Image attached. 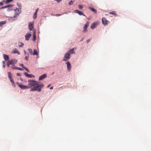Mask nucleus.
Here are the masks:
<instances>
[{
	"instance_id": "1",
	"label": "nucleus",
	"mask_w": 151,
	"mask_h": 151,
	"mask_svg": "<svg viewBox=\"0 0 151 151\" xmlns=\"http://www.w3.org/2000/svg\"><path fill=\"white\" fill-rule=\"evenodd\" d=\"M28 82H29L28 85L31 88L30 90L31 91H37L40 92L41 91V88L44 87L43 83L35 80H29Z\"/></svg>"
},
{
	"instance_id": "2",
	"label": "nucleus",
	"mask_w": 151,
	"mask_h": 151,
	"mask_svg": "<svg viewBox=\"0 0 151 151\" xmlns=\"http://www.w3.org/2000/svg\"><path fill=\"white\" fill-rule=\"evenodd\" d=\"M70 54L69 52L66 53L65 55L63 60L66 61L67 60H69L70 58Z\"/></svg>"
},
{
	"instance_id": "3",
	"label": "nucleus",
	"mask_w": 151,
	"mask_h": 151,
	"mask_svg": "<svg viewBox=\"0 0 151 151\" xmlns=\"http://www.w3.org/2000/svg\"><path fill=\"white\" fill-rule=\"evenodd\" d=\"M10 62L11 65H14L16 64L17 62V59H12L10 60H9Z\"/></svg>"
},
{
	"instance_id": "4",
	"label": "nucleus",
	"mask_w": 151,
	"mask_h": 151,
	"mask_svg": "<svg viewBox=\"0 0 151 151\" xmlns=\"http://www.w3.org/2000/svg\"><path fill=\"white\" fill-rule=\"evenodd\" d=\"M19 87L23 89L30 88V87H29L28 85V86H25L23 85H19Z\"/></svg>"
},
{
	"instance_id": "5",
	"label": "nucleus",
	"mask_w": 151,
	"mask_h": 151,
	"mask_svg": "<svg viewBox=\"0 0 151 151\" xmlns=\"http://www.w3.org/2000/svg\"><path fill=\"white\" fill-rule=\"evenodd\" d=\"M34 23L33 22H30L29 24V28L30 31L32 30L34 28Z\"/></svg>"
},
{
	"instance_id": "6",
	"label": "nucleus",
	"mask_w": 151,
	"mask_h": 151,
	"mask_svg": "<svg viewBox=\"0 0 151 151\" xmlns=\"http://www.w3.org/2000/svg\"><path fill=\"white\" fill-rule=\"evenodd\" d=\"M102 21L103 24L104 25H107L109 22V21L107 20L105 17H103L102 18Z\"/></svg>"
},
{
	"instance_id": "7",
	"label": "nucleus",
	"mask_w": 151,
	"mask_h": 151,
	"mask_svg": "<svg viewBox=\"0 0 151 151\" xmlns=\"http://www.w3.org/2000/svg\"><path fill=\"white\" fill-rule=\"evenodd\" d=\"M15 11H16V12L14 14V18H17L18 16L19 15V14L21 12V10L19 9L17 10V9H16Z\"/></svg>"
},
{
	"instance_id": "8",
	"label": "nucleus",
	"mask_w": 151,
	"mask_h": 151,
	"mask_svg": "<svg viewBox=\"0 0 151 151\" xmlns=\"http://www.w3.org/2000/svg\"><path fill=\"white\" fill-rule=\"evenodd\" d=\"M89 23L88 22H87L85 24L84 27L83 32H86L87 30V28L88 26Z\"/></svg>"
},
{
	"instance_id": "9",
	"label": "nucleus",
	"mask_w": 151,
	"mask_h": 151,
	"mask_svg": "<svg viewBox=\"0 0 151 151\" xmlns=\"http://www.w3.org/2000/svg\"><path fill=\"white\" fill-rule=\"evenodd\" d=\"M66 64L67 65V68L68 71H70L71 68V65L70 62L69 61H67Z\"/></svg>"
},
{
	"instance_id": "10",
	"label": "nucleus",
	"mask_w": 151,
	"mask_h": 151,
	"mask_svg": "<svg viewBox=\"0 0 151 151\" xmlns=\"http://www.w3.org/2000/svg\"><path fill=\"white\" fill-rule=\"evenodd\" d=\"M31 36L32 35L31 34H27L25 35V40H29Z\"/></svg>"
},
{
	"instance_id": "11",
	"label": "nucleus",
	"mask_w": 151,
	"mask_h": 151,
	"mask_svg": "<svg viewBox=\"0 0 151 151\" xmlns=\"http://www.w3.org/2000/svg\"><path fill=\"white\" fill-rule=\"evenodd\" d=\"M47 76V75L46 74H44L42 76H40L39 78V80L40 81L42 80L44 78H46Z\"/></svg>"
},
{
	"instance_id": "12",
	"label": "nucleus",
	"mask_w": 151,
	"mask_h": 151,
	"mask_svg": "<svg viewBox=\"0 0 151 151\" xmlns=\"http://www.w3.org/2000/svg\"><path fill=\"white\" fill-rule=\"evenodd\" d=\"M75 12L76 13L80 15H83L84 16H85V15L84 14H83V13L81 12L79 10H76L75 11Z\"/></svg>"
},
{
	"instance_id": "13",
	"label": "nucleus",
	"mask_w": 151,
	"mask_h": 151,
	"mask_svg": "<svg viewBox=\"0 0 151 151\" xmlns=\"http://www.w3.org/2000/svg\"><path fill=\"white\" fill-rule=\"evenodd\" d=\"M97 24L95 22L91 24V29H93L96 27L97 26Z\"/></svg>"
},
{
	"instance_id": "14",
	"label": "nucleus",
	"mask_w": 151,
	"mask_h": 151,
	"mask_svg": "<svg viewBox=\"0 0 151 151\" xmlns=\"http://www.w3.org/2000/svg\"><path fill=\"white\" fill-rule=\"evenodd\" d=\"M3 55L4 59L5 61H6L9 60V57L8 55L5 54H3Z\"/></svg>"
},
{
	"instance_id": "15",
	"label": "nucleus",
	"mask_w": 151,
	"mask_h": 151,
	"mask_svg": "<svg viewBox=\"0 0 151 151\" xmlns=\"http://www.w3.org/2000/svg\"><path fill=\"white\" fill-rule=\"evenodd\" d=\"M38 10V8L37 9L33 15V18L34 19H35L36 18L37 15V12Z\"/></svg>"
},
{
	"instance_id": "16",
	"label": "nucleus",
	"mask_w": 151,
	"mask_h": 151,
	"mask_svg": "<svg viewBox=\"0 0 151 151\" xmlns=\"http://www.w3.org/2000/svg\"><path fill=\"white\" fill-rule=\"evenodd\" d=\"M33 40L34 41H35L36 38V32L35 31H34L33 33Z\"/></svg>"
},
{
	"instance_id": "17",
	"label": "nucleus",
	"mask_w": 151,
	"mask_h": 151,
	"mask_svg": "<svg viewBox=\"0 0 151 151\" xmlns=\"http://www.w3.org/2000/svg\"><path fill=\"white\" fill-rule=\"evenodd\" d=\"M109 13L110 14H112L115 16H117V14L116 11H113L109 12Z\"/></svg>"
},
{
	"instance_id": "18",
	"label": "nucleus",
	"mask_w": 151,
	"mask_h": 151,
	"mask_svg": "<svg viewBox=\"0 0 151 151\" xmlns=\"http://www.w3.org/2000/svg\"><path fill=\"white\" fill-rule=\"evenodd\" d=\"M12 53L14 54L17 53L18 55H19L20 54L19 52L17 49H15L14 51L12 52Z\"/></svg>"
},
{
	"instance_id": "19",
	"label": "nucleus",
	"mask_w": 151,
	"mask_h": 151,
	"mask_svg": "<svg viewBox=\"0 0 151 151\" xmlns=\"http://www.w3.org/2000/svg\"><path fill=\"white\" fill-rule=\"evenodd\" d=\"M89 8L94 13H96L97 12V11L95 9L91 7H89Z\"/></svg>"
},
{
	"instance_id": "20",
	"label": "nucleus",
	"mask_w": 151,
	"mask_h": 151,
	"mask_svg": "<svg viewBox=\"0 0 151 151\" xmlns=\"http://www.w3.org/2000/svg\"><path fill=\"white\" fill-rule=\"evenodd\" d=\"M12 6H13L12 4H9L8 5L6 6H5L2 7H1V8L4 9V8H6L7 7H12Z\"/></svg>"
},
{
	"instance_id": "21",
	"label": "nucleus",
	"mask_w": 151,
	"mask_h": 151,
	"mask_svg": "<svg viewBox=\"0 0 151 151\" xmlns=\"http://www.w3.org/2000/svg\"><path fill=\"white\" fill-rule=\"evenodd\" d=\"M74 49L73 48L70 50L68 52H69L70 54V53H71V54L74 53Z\"/></svg>"
},
{
	"instance_id": "22",
	"label": "nucleus",
	"mask_w": 151,
	"mask_h": 151,
	"mask_svg": "<svg viewBox=\"0 0 151 151\" xmlns=\"http://www.w3.org/2000/svg\"><path fill=\"white\" fill-rule=\"evenodd\" d=\"M8 77L10 79H12V75L10 72H8Z\"/></svg>"
},
{
	"instance_id": "23",
	"label": "nucleus",
	"mask_w": 151,
	"mask_h": 151,
	"mask_svg": "<svg viewBox=\"0 0 151 151\" xmlns=\"http://www.w3.org/2000/svg\"><path fill=\"white\" fill-rule=\"evenodd\" d=\"M6 23V22L5 21H1L0 22V27L2 26V25Z\"/></svg>"
},
{
	"instance_id": "24",
	"label": "nucleus",
	"mask_w": 151,
	"mask_h": 151,
	"mask_svg": "<svg viewBox=\"0 0 151 151\" xmlns=\"http://www.w3.org/2000/svg\"><path fill=\"white\" fill-rule=\"evenodd\" d=\"M33 55H38V53H37V52L36 50V49H34V52L33 53Z\"/></svg>"
},
{
	"instance_id": "25",
	"label": "nucleus",
	"mask_w": 151,
	"mask_h": 151,
	"mask_svg": "<svg viewBox=\"0 0 151 151\" xmlns=\"http://www.w3.org/2000/svg\"><path fill=\"white\" fill-rule=\"evenodd\" d=\"M29 52L30 54L31 55H32V50L31 49H28Z\"/></svg>"
},
{
	"instance_id": "26",
	"label": "nucleus",
	"mask_w": 151,
	"mask_h": 151,
	"mask_svg": "<svg viewBox=\"0 0 151 151\" xmlns=\"http://www.w3.org/2000/svg\"><path fill=\"white\" fill-rule=\"evenodd\" d=\"M13 1V0H6V1H5V3L6 4H8L12 1Z\"/></svg>"
},
{
	"instance_id": "27",
	"label": "nucleus",
	"mask_w": 151,
	"mask_h": 151,
	"mask_svg": "<svg viewBox=\"0 0 151 151\" xmlns=\"http://www.w3.org/2000/svg\"><path fill=\"white\" fill-rule=\"evenodd\" d=\"M10 80L12 85L14 86L15 85V84L13 79H10Z\"/></svg>"
},
{
	"instance_id": "28",
	"label": "nucleus",
	"mask_w": 151,
	"mask_h": 151,
	"mask_svg": "<svg viewBox=\"0 0 151 151\" xmlns=\"http://www.w3.org/2000/svg\"><path fill=\"white\" fill-rule=\"evenodd\" d=\"M34 77L35 76L34 75H33L31 74H29V75H28V77L30 78Z\"/></svg>"
},
{
	"instance_id": "29",
	"label": "nucleus",
	"mask_w": 151,
	"mask_h": 151,
	"mask_svg": "<svg viewBox=\"0 0 151 151\" xmlns=\"http://www.w3.org/2000/svg\"><path fill=\"white\" fill-rule=\"evenodd\" d=\"M11 65L10 62H9V61L8 60V62H7V65L8 67H9V65Z\"/></svg>"
},
{
	"instance_id": "30",
	"label": "nucleus",
	"mask_w": 151,
	"mask_h": 151,
	"mask_svg": "<svg viewBox=\"0 0 151 151\" xmlns=\"http://www.w3.org/2000/svg\"><path fill=\"white\" fill-rule=\"evenodd\" d=\"M73 1L72 0H71V1H70V2L68 3V4L69 5H71L73 4Z\"/></svg>"
},
{
	"instance_id": "31",
	"label": "nucleus",
	"mask_w": 151,
	"mask_h": 151,
	"mask_svg": "<svg viewBox=\"0 0 151 151\" xmlns=\"http://www.w3.org/2000/svg\"><path fill=\"white\" fill-rule=\"evenodd\" d=\"M28 58H29V54L28 53H27V55H26L25 58L26 60H27Z\"/></svg>"
},
{
	"instance_id": "32",
	"label": "nucleus",
	"mask_w": 151,
	"mask_h": 151,
	"mask_svg": "<svg viewBox=\"0 0 151 151\" xmlns=\"http://www.w3.org/2000/svg\"><path fill=\"white\" fill-rule=\"evenodd\" d=\"M17 5L19 7L20 9H21L20 7H21L22 6V5H21V3H17Z\"/></svg>"
},
{
	"instance_id": "33",
	"label": "nucleus",
	"mask_w": 151,
	"mask_h": 151,
	"mask_svg": "<svg viewBox=\"0 0 151 151\" xmlns=\"http://www.w3.org/2000/svg\"><path fill=\"white\" fill-rule=\"evenodd\" d=\"M16 68V69H17L20 70H23V69L19 67H17V68Z\"/></svg>"
},
{
	"instance_id": "34",
	"label": "nucleus",
	"mask_w": 151,
	"mask_h": 151,
	"mask_svg": "<svg viewBox=\"0 0 151 151\" xmlns=\"http://www.w3.org/2000/svg\"><path fill=\"white\" fill-rule=\"evenodd\" d=\"M11 68L13 69H16V68H17V67H16V66H12L11 67Z\"/></svg>"
},
{
	"instance_id": "35",
	"label": "nucleus",
	"mask_w": 151,
	"mask_h": 151,
	"mask_svg": "<svg viewBox=\"0 0 151 151\" xmlns=\"http://www.w3.org/2000/svg\"><path fill=\"white\" fill-rule=\"evenodd\" d=\"M20 43L21 44V45H19V47H23L24 45V44L23 43H22V42H20Z\"/></svg>"
},
{
	"instance_id": "36",
	"label": "nucleus",
	"mask_w": 151,
	"mask_h": 151,
	"mask_svg": "<svg viewBox=\"0 0 151 151\" xmlns=\"http://www.w3.org/2000/svg\"><path fill=\"white\" fill-rule=\"evenodd\" d=\"M4 2V1H3V2H0V6H3L4 5L3 2Z\"/></svg>"
},
{
	"instance_id": "37",
	"label": "nucleus",
	"mask_w": 151,
	"mask_h": 151,
	"mask_svg": "<svg viewBox=\"0 0 151 151\" xmlns=\"http://www.w3.org/2000/svg\"><path fill=\"white\" fill-rule=\"evenodd\" d=\"M24 68L28 72H29V70L27 68L24 67Z\"/></svg>"
},
{
	"instance_id": "38",
	"label": "nucleus",
	"mask_w": 151,
	"mask_h": 151,
	"mask_svg": "<svg viewBox=\"0 0 151 151\" xmlns=\"http://www.w3.org/2000/svg\"><path fill=\"white\" fill-rule=\"evenodd\" d=\"M78 7L79 9H82L83 8V7L82 6L80 5Z\"/></svg>"
},
{
	"instance_id": "39",
	"label": "nucleus",
	"mask_w": 151,
	"mask_h": 151,
	"mask_svg": "<svg viewBox=\"0 0 151 151\" xmlns=\"http://www.w3.org/2000/svg\"><path fill=\"white\" fill-rule=\"evenodd\" d=\"M24 75L26 76H27L28 77V75H29V74L27 73H24Z\"/></svg>"
},
{
	"instance_id": "40",
	"label": "nucleus",
	"mask_w": 151,
	"mask_h": 151,
	"mask_svg": "<svg viewBox=\"0 0 151 151\" xmlns=\"http://www.w3.org/2000/svg\"><path fill=\"white\" fill-rule=\"evenodd\" d=\"M55 1H57L59 3L62 0H55Z\"/></svg>"
},
{
	"instance_id": "41",
	"label": "nucleus",
	"mask_w": 151,
	"mask_h": 151,
	"mask_svg": "<svg viewBox=\"0 0 151 151\" xmlns=\"http://www.w3.org/2000/svg\"><path fill=\"white\" fill-rule=\"evenodd\" d=\"M20 66H21L22 67H23V68H24L25 67L24 66V65H23V64H20Z\"/></svg>"
},
{
	"instance_id": "42",
	"label": "nucleus",
	"mask_w": 151,
	"mask_h": 151,
	"mask_svg": "<svg viewBox=\"0 0 151 151\" xmlns=\"http://www.w3.org/2000/svg\"><path fill=\"white\" fill-rule=\"evenodd\" d=\"M90 41V39H88V40H87L86 41V42L87 43H88Z\"/></svg>"
},
{
	"instance_id": "43",
	"label": "nucleus",
	"mask_w": 151,
	"mask_h": 151,
	"mask_svg": "<svg viewBox=\"0 0 151 151\" xmlns=\"http://www.w3.org/2000/svg\"><path fill=\"white\" fill-rule=\"evenodd\" d=\"M17 75L18 76H21V74L20 73H18L17 74Z\"/></svg>"
},
{
	"instance_id": "44",
	"label": "nucleus",
	"mask_w": 151,
	"mask_h": 151,
	"mask_svg": "<svg viewBox=\"0 0 151 151\" xmlns=\"http://www.w3.org/2000/svg\"><path fill=\"white\" fill-rule=\"evenodd\" d=\"M61 14H56L55 15V16H61Z\"/></svg>"
},
{
	"instance_id": "45",
	"label": "nucleus",
	"mask_w": 151,
	"mask_h": 151,
	"mask_svg": "<svg viewBox=\"0 0 151 151\" xmlns=\"http://www.w3.org/2000/svg\"><path fill=\"white\" fill-rule=\"evenodd\" d=\"M24 54H25V55H27V52H26V51H25V50H24Z\"/></svg>"
},
{
	"instance_id": "46",
	"label": "nucleus",
	"mask_w": 151,
	"mask_h": 151,
	"mask_svg": "<svg viewBox=\"0 0 151 151\" xmlns=\"http://www.w3.org/2000/svg\"><path fill=\"white\" fill-rule=\"evenodd\" d=\"M2 63H3V65H5V62L4 61H3Z\"/></svg>"
},
{
	"instance_id": "47",
	"label": "nucleus",
	"mask_w": 151,
	"mask_h": 151,
	"mask_svg": "<svg viewBox=\"0 0 151 151\" xmlns=\"http://www.w3.org/2000/svg\"><path fill=\"white\" fill-rule=\"evenodd\" d=\"M53 87L52 86L50 88V89H53Z\"/></svg>"
},
{
	"instance_id": "48",
	"label": "nucleus",
	"mask_w": 151,
	"mask_h": 151,
	"mask_svg": "<svg viewBox=\"0 0 151 151\" xmlns=\"http://www.w3.org/2000/svg\"><path fill=\"white\" fill-rule=\"evenodd\" d=\"M51 85L50 84L49 85H48L47 86V88H49L50 86Z\"/></svg>"
},
{
	"instance_id": "49",
	"label": "nucleus",
	"mask_w": 151,
	"mask_h": 151,
	"mask_svg": "<svg viewBox=\"0 0 151 151\" xmlns=\"http://www.w3.org/2000/svg\"><path fill=\"white\" fill-rule=\"evenodd\" d=\"M5 65H3V68H5Z\"/></svg>"
}]
</instances>
